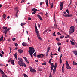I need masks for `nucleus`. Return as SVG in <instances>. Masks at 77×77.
Instances as JSON below:
<instances>
[{"mask_svg":"<svg viewBox=\"0 0 77 77\" xmlns=\"http://www.w3.org/2000/svg\"><path fill=\"white\" fill-rule=\"evenodd\" d=\"M34 27H35V32L36 33V35L37 36V37L39 39L41 40H42V38H41L40 35H39V31L37 29L36 23H35V24Z\"/></svg>","mask_w":77,"mask_h":77,"instance_id":"f257e3e1","label":"nucleus"},{"mask_svg":"<svg viewBox=\"0 0 77 77\" xmlns=\"http://www.w3.org/2000/svg\"><path fill=\"white\" fill-rule=\"evenodd\" d=\"M19 61H18V64L21 66L23 67V65L24 62H23L22 58H18Z\"/></svg>","mask_w":77,"mask_h":77,"instance_id":"f03ea898","label":"nucleus"},{"mask_svg":"<svg viewBox=\"0 0 77 77\" xmlns=\"http://www.w3.org/2000/svg\"><path fill=\"white\" fill-rule=\"evenodd\" d=\"M75 31V27L74 26H72L70 27L69 31V34H71L74 32Z\"/></svg>","mask_w":77,"mask_h":77,"instance_id":"7ed1b4c3","label":"nucleus"},{"mask_svg":"<svg viewBox=\"0 0 77 77\" xmlns=\"http://www.w3.org/2000/svg\"><path fill=\"white\" fill-rule=\"evenodd\" d=\"M35 51V50L34 48H29L28 50V52L29 53L33 54Z\"/></svg>","mask_w":77,"mask_h":77,"instance_id":"20e7f679","label":"nucleus"},{"mask_svg":"<svg viewBox=\"0 0 77 77\" xmlns=\"http://www.w3.org/2000/svg\"><path fill=\"white\" fill-rule=\"evenodd\" d=\"M66 66L67 69H71V67H70L67 61H66Z\"/></svg>","mask_w":77,"mask_h":77,"instance_id":"39448f33","label":"nucleus"},{"mask_svg":"<svg viewBox=\"0 0 77 77\" xmlns=\"http://www.w3.org/2000/svg\"><path fill=\"white\" fill-rule=\"evenodd\" d=\"M30 71L32 73H36V71L35 69H33L32 67H31V68H30Z\"/></svg>","mask_w":77,"mask_h":77,"instance_id":"423d86ee","label":"nucleus"},{"mask_svg":"<svg viewBox=\"0 0 77 77\" xmlns=\"http://www.w3.org/2000/svg\"><path fill=\"white\" fill-rule=\"evenodd\" d=\"M65 17H72V14H65Z\"/></svg>","mask_w":77,"mask_h":77,"instance_id":"0eeeda50","label":"nucleus"},{"mask_svg":"<svg viewBox=\"0 0 77 77\" xmlns=\"http://www.w3.org/2000/svg\"><path fill=\"white\" fill-rule=\"evenodd\" d=\"M60 8H63V5L64 4V2H62L60 3Z\"/></svg>","mask_w":77,"mask_h":77,"instance_id":"6e6552de","label":"nucleus"},{"mask_svg":"<svg viewBox=\"0 0 77 77\" xmlns=\"http://www.w3.org/2000/svg\"><path fill=\"white\" fill-rule=\"evenodd\" d=\"M18 52L20 54H21L23 53V51L20 49L18 50Z\"/></svg>","mask_w":77,"mask_h":77,"instance_id":"1a4fd4ad","label":"nucleus"},{"mask_svg":"<svg viewBox=\"0 0 77 77\" xmlns=\"http://www.w3.org/2000/svg\"><path fill=\"white\" fill-rule=\"evenodd\" d=\"M72 52L75 54V55H77V51L76 50H75L73 51Z\"/></svg>","mask_w":77,"mask_h":77,"instance_id":"9d476101","label":"nucleus"},{"mask_svg":"<svg viewBox=\"0 0 77 77\" xmlns=\"http://www.w3.org/2000/svg\"><path fill=\"white\" fill-rule=\"evenodd\" d=\"M37 16L38 17L40 20H42V17H41L38 14V15H37Z\"/></svg>","mask_w":77,"mask_h":77,"instance_id":"9b49d317","label":"nucleus"},{"mask_svg":"<svg viewBox=\"0 0 77 77\" xmlns=\"http://www.w3.org/2000/svg\"><path fill=\"white\" fill-rule=\"evenodd\" d=\"M48 0H45L46 4V5H47V6L48 7Z\"/></svg>","mask_w":77,"mask_h":77,"instance_id":"f8f14e48","label":"nucleus"},{"mask_svg":"<svg viewBox=\"0 0 77 77\" xmlns=\"http://www.w3.org/2000/svg\"><path fill=\"white\" fill-rule=\"evenodd\" d=\"M38 11V10H37V9H36L35 8H33L32 10H31V12H33V11Z\"/></svg>","mask_w":77,"mask_h":77,"instance_id":"ddd939ff","label":"nucleus"},{"mask_svg":"<svg viewBox=\"0 0 77 77\" xmlns=\"http://www.w3.org/2000/svg\"><path fill=\"white\" fill-rule=\"evenodd\" d=\"M17 52H16L15 53L14 57H15V59L17 58Z\"/></svg>","mask_w":77,"mask_h":77,"instance_id":"4468645a","label":"nucleus"},{"mask_svg":"<svg viewBox=\"0 0 77 77\" xmlns=\"http://www.w3.org/2000/svg\"><path fill=\"white\" fill-rule=\"evenodd\" d=\"M3 39V35H2L1 38H0V42H1V41H2V40Z\"/></svg>","mask_w":77,"mask_h":77,"instance_id":"2eb2a0df","label":"nucleus"},{"mask_svg":"<svg viewBox=\"0 0 77 77\" xmlns=\"http://www.w3.org/2000/svg\"><path fill=\"white\" fill-rule=\"evenodd\" d=\"M3 32L5 34H6L7 33V30H5L4 31H3Z\"/></svg>","mask_w":77,"mask_h":77,"instance_id":"dca6fc26","label":"nucleus"},{"mask_svg":"<svg viewBox=\"0 0 77 77\" xmlns=\"http://www.w3.org/2000/svg\"><path fill=\"white\" fill-rule=\"evenodd\" d=\"M19 12V11L18 10V11H17L16 12V17H17V18H18V15H17V14H18V13Z\"/></svg>","mask_w":77,"mask_h":77,"instance_id":"f3484780","label":"nucleus"},{"mask_svg":"<svg viewBox=\"0 0 77 77\" xmlns=\"http://www.w3.org/2000/svg\"><path fill=\"white\" fill-rule=\"evenodd\" d=\"M54 67V65H53V63H51V68H53Z\"/></svg>","mask_w":77,"mask_h":77,"instance_id":"a211bd4d","label":"nucleus"},{"mask_svg":"<svg viewBox=\"0 0 77 77\" xmlns=\"http://www.w3.org/2000/svg\"><path fill=\"white\" fill-rule=\"evenodd\" d=\"M3 29H5V30H7V29H8L7 27H6L5 26H3Z\"/></svg>","mask_w":77,"mask_h":77,"instance_id":"6ab92c4d","label":"nucleus"},{"mask_svg":"<svg viewBox=\"0 0 77 77\" xmlns=\"http://www.w3.org/2000/svg\"><path fill=\"white\" fill-rule=\"evenodd\" d=\"M22 45H23L24 46H25L26 45H27V44L26 43L24 42L22 43Z\"/></svg>","mask_w":77,"mask_h":77,"instance_id":"aec40b11","label":"nucleus"},{"mask_svg":"<svg viewBox=\"0 0 77 77\" xmlns=\"http://www.w3.org/2000/svg\"><path fill=\"white\" fill-rule=\"evenodd\" d=\"M11 63L12 64L14 65V60H12V61H11Z\"/></svg>","mask_w":77,"mask_h":77,"instance_id":"412c9836","label":"nucleus"},{"mask_svg":"<svg viewBox=\"0 0 77 77\" xmlns=\"http://www.w3.org/2000/svg\"><path fill=\"white\" fill-rule=\"evenodd\" d=\"M73 64L75 65H77V63L76 62H75V61H73Z\"/></svg>","mask_w":77,"mask_h":77,"instance_id":"4be33fe9","label":"nucleus"},{"mask_svg":"<svg viewBox=\"0 0 77 77\" xmlns=\"http://www.w3.org/2000/svg\"><path fill=\"white\" fill-rule=\"evenodd\" d=\"M54 27L55 29H57V28L56 24H55V25H54Z\"/></svg>","mask_w":77,"mask_h":77,"instance_id":"5701e85b","label":"nucleus"},{"mask_svg":"<svg viewBox=\"0 0 77 77\" xmlns=\"http://www.w3.org/2000/svg\"><path fill=\"white\" fill-rule=\"evenodd\" d=\"M3 17L4 19H5L6 18V15L5 14H3Z\"/></svg>","mask_w":77,"mask_h":77,"instance_id":"b1692460","label":"nucleus"},{"mask_svg":"<svg viewBox=\"0 0 77 77\" xmlns=\"http://www.w3.org/2000/svg\"><path fill=\"white\" fill-rule=\"evenodd\" d=\"M36 55H37V54L36 52H35L33 54V56L34 57H36Z\"/></svg>","mask_w":77,"mask_h":77,"instance_id":"393cba45","label":"nucleus"},{"mask_svg":"<svg viewBox=\"0 0 77 77\" xmlns=\"http://www.w3.org/2000/svg\"><path fill=\"white\" fill-rule=\"evenodd\" d=\"M0 72L2 74H4V72L3 71H2V70H0Z\"/></svg>","mask_w":77,"mask_h":77,"instance_id":"a878e982","label":"nucleus"},{"mask_svg":"<svg viewBox=\"0 0 77 77\" xmlns=\"http://www.w3.org/2000/svg\"><path fill=\"white\" fill-rule=\"evenodd\" d=\"M26 24V23H21V26H23L24 25H25Z\"/></svg>","mask_w":77,"mask_h":77,"instance_id":"bb28decb","label":"nucleus"},{"mask_svg":"<svg viewBox=\"0 0 77 77\" xmlns=\"http://www.w3.org/2000/svg\"><path fill=\"white\" fill-rule=\"evenodd\" d=\"M46 65V63H45V62H44L42 64V65L45 66Z\"/></svg>","mask_w":77,"mask_h":77,"instance_id":"cd10ccee","label":"nucleus"},{"mask_svg":"<svg viewBox=\"0 0 77 77\" xmlns=\"http://www.w3.org/2000/svg\"><path fill=\"white\" fill-rule=\"evenodd\" d=\"M50 48H48L47 49V53H48L49 52Z\"/></svg>","mask_w":77,"mask_h":77,"instance_id":"c85d7f7f","label":"nucleus"},{"mask_svg":"<svg viewBox=\"0 0 77 77\" xmlns=\"http://www.w3.org/2000/svg\"><path fill=\"white\" fill-rule=\"evenodd\" d=\"M70 42H71V44L73 45H75V44H74V42H72V41H71Z\"/></svg>","mask_w":77,"mask_h":77,"instance_id":"c756f323","label":"nucleus"},{"mask_svg":"<svg viewBox=\"0 0 77 77\" xmlns=\"http://www.w3.org/2000/svg\"><path fill=\"white\" fill-rule=\"evenodd\" d=\"M33 53H29V54H30V55H31V56L32 58H33Z\"/></svg>","mask_w":77,"mask_h":77,"instance_id":"7c9ffc66","label":"nucleus"},{"mask_svg":"<svg viewBox=\"0 0 77 77\" xmlns=\"http://www.w3.org/2000/svg\"><path fill=\"white\" fill-rule=\"evenodd\" d=\"M53 7V3H51V8H52Z\"/></svg>","mask_w":77,"mask_h":77,"instance_id":"2f4dec72","label":"nucleus"},{"mask_svg":"<svg viewBox=\"0 0 77 77\" xmlns=\"http://www.w3.org/2000/svg\"><path fill=\"white\" fill-rule=\"evenodd\" d=\"M24 77H28V76L26 74H24L23 75Z\"/></svg>","mask_w":77,"mask_h":77,"instance_id":"473e14b6","label":"nucleus"},{"mask_svg":"<svg viewBox=\"0 0 77 77\" xmlns=\"http://www.w3.org/2000/svg\"><path fill=\"white\" fill-rule=\"evenodd\" d=\"M47 32V30H46L45 31H44L43 33V34H45L46 32Z\"/></svg>","mask_w":77,"mask_h":77,"instance_id":"72a5a7b5","label":"nucleus"},{"mask_svg":"<svg viewBox=\"0 0 77 77\" xmlns=\"http://www.w3.org/2000/svg\"><path fill=\"white\" fill-rule=\"evenodd\" d=\"M18 9V8L17 7H16L15 8V10L16 11H18V10H17Z\"/></svg>","mask_w":77,"mask_h":77,"instance_id":"f704fd0d","label":"nucleus"},{"mask_svg":"<svg viewBox=\"0 0 77 77\" xmlns=\"http://www.w3.org/2000/svg\"><path fill=\"white\" fill-rule=\"evenodd\" d=\"M46 56L47 57L49 56L48 53L46 52Z\"/></svg>","mask_w":77,"mask_h":77,"instance_id":"c9c22d12","label":"nucleus"},{"mask_svg":"<svg viewBox=\"0 0 77 77\" xmlns=\"http://www.w3.org/2000/svg\"><path fill=\"white\" fill-rule=\"evenodd\" d=\"M36 11H34L32 12V14H35L36 13Z\"/></svg>","mask_w":77,"mask_h":77,"instance_id":"e433bc0d","label":"nucleus"},{"mask_svg":"<svg viewBox=\"0 0 77 77\" xmlns=\"http://www.w3.org/2000/svg\"><path fill=\"white\" fill-rule=\"evenodd\" d=\"M55 71H56V70H53V74H54L55 73Z\"/></svg>","mask_w":77,"mask_h":77,"instance_id":"4c0bfd02","label":"nucleus"},{"mask_svg":"<svg viewBox=\"0 0 77 77\" xmlns=\"http://www.w3.org/2000/svg\"><path fill=\"white\" fill-rule=\"evenodd\" d=\"M60 64H61L62 63V60L61 59H60Z\"/></svg>","mask_w":77,"mask_h":77,"instance_id":"58836bf2","label":"nucleus"},{"mask_svg":"<svg viewBox=\"0 0 77 77\" xmlns=\"http://www.w3.org/2000/svg\"><path fill=\"white\" fill-rule=\"evenodd\" d=\"M53 35L54 36H56L55 35V32H54V33L53 34Z\"/></svg>","mask_w":77,"mask_h":77,"instance_id":"ea45409f","label":"nucleus"},{"mask_svg":"<svg viewBox=\"0 0 77 77\" xmlns=\"http://www.w3.org/2000/svg\"><path fill=\"white\" fill-rule=\"evenodd\" d=\"M62 72L63 73H64V68H62Z\"/></svg>","mask_w":77,"mask_h":77,"instance_id":"a19ab883","label":"nucleus"},{"mask_svg":"<svg viewBox=\"0 0 77 77\" xmlns=\"http://www.w3.org/2000/svg\"><path fill=\"white\" fill-rule=\"evenodd\" d=\"M23 65L25 67H26V66L25 63H23Z\"/></svg>","mask_w":77,"mask_h":77,"instance_id":"79ce46f5","label":"nucleus"},{"mask_svg":"<svg viewBox=\"0 0 77 77\" xmlns=\"http://www.w3.org/2000/svg\"><path fill=\"white\" fill-rule=\"evenodd\" d=\"M57 63H55L54 67H57Z\"/></svg>","mask_w":77,"mask_h":77,"instance_id":"37998d69","label":"nucleus"},{"mask_svg":"<svg viewBox=\"0 0 77 77\" xmlns=\"http://www.w3.org/2000/svg\"><path fill=\"white\" fill-rule=\"evenodd\" d=\"M37 58H40V55H37Z\"/></svg>","mask_w":77,"mask_h":77,"instance_id":"c03bdc74","label":"nucleus"},{"mask_svg":"<svg viewBox=\"0 0 77 77\" xmlns=\"http://www.w3.org/2000/svg\"><path fill=\"white\" fill-rule=\"evenodd\" d=\"M0 56L1 57H3V55L1 53H0Z\"/></svg>","mask_w":77,"mask_h":77,"instance_id":"a18cd8bd","label":"nucleus"},{"mask_svg":"<svg viewBox=\"0 0 77 77\" xmlns=\"http://www.w3.org/2000/svg\"><path fill=\"white\" fill-rule=\"evenodd\" d=\"M40 55H42V57H44V55L42 54H40Z\"/></svg>","mask_w":77,"mask_h":77,"instance_id":"49530a36","label":"nucleus"},{"mask_svg":"<svg viewBox=\"0 0 77 77\" xmlns=\"http://www.w3.org/2000/svg\"><path fill=\"white\" fill-rule=\"evenodd\" d=\"M62 57V54H61L60 58V59H61Z\"/></svg>","mask_w":77,"mask_h":77,"instance_id":"de8ad7c7","label":"nucleus"},{"mask_svg":"<svg viewBox=\"0 0 77 77\" xmlns=\"http://www.w3.org/2000/svg\"><path fill=\"white\" fill-rule=\"evenodd\" d=\"M56 39L57 41H60L59 38H56Z\"/></svg>","mask_w":77,"mask_h":77,"instance_id":"09e8293b","label":"nucleus"},{"mask_svg":"<svg viewBox=\"0 0 77 77\" xmlns=\"http://www.w3.org/2000/svg\"><path fill=\"white\" fill-rule=\"evenodd\" d=\"M66 12H67V13L68 14H69V10H68V9H67V10H66Z\"/></svg>","mask_w":77,"mask_h":77,"instance_id":"8fccbe9b","label":"nucleus"},{"mask_svg":"<svg viewBox=\"0 0 77 77\" xmlns=\"http://www.w3.org/2000/svg\"><path fill=\"white\" fill-rule=\"evenodd\" d=\"M31 18L30 17H28V20H31Z\"/></svg>","mask_w":77,"mask_h":77,"instance_id":"3c124183","label":"nucleus"},{"mask_svg":"<svg viewBox=\"0 0 77 77\" xmlns=\"http://www.w3.org/2000/svg\"><path fill=\"white\" fill-rule=\"evenodd\" d=\"M56 67H54V68L53 70H56Z\"/></svg>","mask_w":77,"mask_h":77,"instance_id":"603ef678","label":"nucleus"},{"mask_svg":"<svg viewBox=\"0 0 77 77\" xmlns=\"http://www.w3.org/2000/svg\"><path fill=\"white\" fill-rule=\"evenodd\" d=\"M63 8V7H60V11H62Z\"/></svg>","mask_w":77,"mask_h":77,"instance_id":"864d4df0","label":"nucleus"},{"mask_svg":"<svg viewBox=\"0 0 77 77\" xmlns=\"http://www.w3.org/2000/svg\"><path fill=\"white\" fill-rule=\"evenodd\" d=\"M12 61V60H11V59H9V61H8V62H11V61Z\"/></svg>","mask_w":77,"mask_h":77,"instance_id":"5fc2aeb1","label":"nucleus"},{"mask_svg":"<svg viewBox=\"0 0 77 77\" xmlns=\"http://www.w3.org/2000/svg\"><path fill=\"white\" fill-rule=\"evenodd\" d=\"M15 45L16 47L18 46V44L17 43H15Z\"/></svg>","mask_w":77,"mask_h":77,"instance_id":"6e6d98bb","label":"nucleus"},{"mask_svg":"<svg viewBox=\"0 0 77 77\" xmlns=\"http://www.w3.org/2000/svg\"><path fill=\"white\" fill-rule=\"evenodd\" d=\"M64 64L63 63V65L62 68H64Z\"/></svg>","mask_w":77,"mask_h":77,"instance_id":"4d7b16f0","label":"nucleus"},{"mask_svg":"<svg viewBox=\"0 0 77 77\" xmlns=\"http://www.w3.org/2000/svg\"><path fill=\"white\" fill-rule=\"evenodd\" d=\"M11 50H12V49H11V48H10V53H9V54H10L11 52Z\"/></svg>","mask_w":77,"mask_h":77,"instance_id":"13d9d810","label":"nucleus"},{"mask_svg":"<svg viewBox=\"0 0 77 77\" xmlns=\"http://www.w3.org/2000/svg\"><path fill=\"white\" fill-rule=\"evenodd\" d=\"M57 34L59 35H61V34L59 32H58L57 33Z\"/></svg>","mask_w":77,"mask_h":77,"instance_id":"bf43d9fd","label":"nucleus"},{"mask_svg":"<svg viewBox=\"0 0 77 77\" xmlns=\"http://www.w3.org/2000/svg\"><path fill=\"white\" fill-rule=\"evenodd\" d=\"M57 44L59 46L61 44L60 43H57Z\"/></svg>","mask_w":77,"mask_h":77,"instance_id":"052dcab7","label":"nucleus"},{"mask_svg":"<svg viewBox=\"0 0 77 77\" xmlns=\"http://www.w3.org/2000/svg\"><path fill=\"white\" fill-rule=\"evenodd\" d=\"M60 48H58V51L59 52H60Z\"/></svg>","mask_w":77,"mask_h":77,"instance_id":"680f3d73","label":"nucleus"},{"mask_svg":"<svg viewBox=\"0 0 77 77\" xmlns=\"http://www.w3.org/2000/svg\"><path fill=\"white\" fill-rule=\"evenodd\" d=\"M15 38H12V40L14 41H15Z\"/></svg>","mask_w":77,"mask_h":77,"instance_id":"e2e57ef3","label":"nucleus"},{"mask_svg":"<svg viewBox=\"0 0 77 77\" xmlns=\"http://www.w3.org/2000/svg\"><path fill=\"white\" fill-rule=\"evenodd\" d=\"M1 53L3 54H4V52L3 51H1Z\"/></svg>","mask_w":77,"mask_h":77,"instance_id":"0e129e2a","label":"nucleus"},{"mask_svg":"<svg viewBox=\"0 0 77 77\" xmlns=\"http://www.w3.org/2000/svg\"><path fill=\"white\" fill-rule=\"evenodd\" d=\"M33 48V47H29V48Z\"/></svg>","mask_w":77,"mask_h":77,"instance_id":"69168bd1","label":"nucleus"},{"mask_svg":"<svg viewBox=\"0 0 77 77\" xmlns=\"http://www.w3.org/2000/svg\"><path fill=\"white\" fill-rule=\"evenodd\" d=\"M25 61L26 62H27L28 60H27V58H26V59H25Z\"/></svg>","mask_w":77,"mask_h":77,"instance_id":"338daca9","label":"nucleus"},{"mask_svg":"<svg viewBox=\"0 0 77 77\" xmlns=\"http://www.w3.org/2000/svg\"><path fill=\"white\" fill-rule=\"evenodd\" d=\"M75 21H76V23H77V18L75 19Z\"/></svg>","mask_w":77,"mask_h":77,"instance_id":"774afa93","label":"nucleus"}]
</instances>
